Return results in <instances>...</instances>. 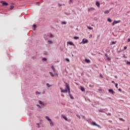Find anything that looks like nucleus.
<instances>
[{"label":"nucleus","instance_id":"5701e85b","mask_svg":"<svg viewBox=\"0 0 130 130\" xmlns=\"http://www.w3.org/2000/svg\"><path fill=\"white\" fill-rule=\"evenodd\" d=\"M108 22H109L110 23H111L112 22V20H111V19L110 18H108Z\"/></svg>","mask_w":130,"mask_h":130},{"label":"nucleus","instance_id":"8fccbe9b","mask_svg":"<svg viewBox=\"0 0 130 130\" xmlns=\"http://www.w3.org/2000/svg\"><path fill=\"white\" fill-rule=\"evenodd\" d=\"M77 116H78V117H79V118H80V116H78V115H77Z\"/></svg>","mask_w":130,"mask_h":130},{"label":"nucleus","instance_id":"864d4df0","mask_svg":"<svg viewBox=\"0 0 130 130\" xmlns=\"http://www.w3.org/2000/svg\"><path fill=\"white\" fill-rule=\"evenodd\" d=\"M61 96H63V97L64 96L62 94H61Z\"/></svg>","mask_w":130,"mask_h":130},{"label":"nucleus","instance_id":"cd10ccee","mask_svg":"<svg viewBox=\"0 0 130 130\" xmlns=\"http://www.w3.org/2000/svg\"><path fill=\"white\" fill-rule=\"evenodd\" d=\"M74 39H75V40L79 39V37H74Z\"/></svg>","mask_w":130,"mask_h":130},{"label":"nucleus","instance_id":"f8f14e48","mask_svg":"<svg viewBox=\"0 0 130 130\" xmlns=\"http://www.w3.org/2000/svg\"><path fill=\"white\" fill-rule=\"evenodd\" d=\"M68 44H70V45H72L73 46H75V44H74V43H73V42H68Z\"/></svg>","mask_w":130,"mask_h":130},{"label":"nucleus","instance_id":"a18cd8bd","mask_svg":"<svg viewBox=\"0 0 130 130\" xmlns=\"http://www.w3.org/2000/svg\"><path fill=\"white\" fill-rule=\"evenodd\" d=\"M127 63L128 64V63H130V62H127Z\"/></svg>","mask_w":130,"mask_h":130},{"label":"nucleus","instance_id":"e433bc0d","mask_svg":"<svg viewBox=\"0 0 130 130\" xmlns=\"http://www.w3.org/2000/svg\"><path fill=\"white\" fill-rule=\"evenodd\" d=\"M51 69H52V70H54V67L53 66H52V67H51Z\"/></svg>","mask_w":130,"mask_h":130},{"label":"nucleus","instance_id":"4468645a","mask_svg":"<svg viewBox=\"0 0 130 130\" xmlns=\"http://www.w3.org/2000/svg\"><path fill=\"white\" fill-rule=\"evenodd\" d=\"M49 122L50 123V126L51 127L53 126V122H52V121L51 120Z\"/></svg>","mask_w":130,"mask_h":130},{"label":"nucleus","instance_id":"a211bd4d","mask_svg":"<svg viewBox=\"0 0 130 130\" xmlns=\"http://www.w3.org/2000/svg\"><path fill=\"white\" fill-rule=\"evenodd\" d=\"M81 90L82 92H85V88L83 87H81Z\"/></svg>","mask_w":130,"mask_h":130},{"label":"nucleus","instance_id":"9d476101","mask_svg":"<svg viewBox=\"0 0 130 130\" xmlns=\"http://www.w3.org/2000/svg\"><path fill=\"white\" fill-rule=\"evenodd\" d=\"M111 10H112V8L110 9L109 10H106V11H105L104 13L109 14V12H110Z\"/></svg>","mask_w":130,"mask_h":130},{"label":"nucleus","instance_id":"aec40b11","mask_svg":"<svg viewBox=\"0 0 130 130\" xmlns=\"http://www.w3.org/2000/svg\"><path fill=\"white\" fill-rule=\"evenodd\" d=\"M14 8H15V7H14V6H10V10H12L14 9Z\"/></svg>","mask_w":130,"mask_h":130},{"label":"nucleus","instance_id":"423d86ee","mask_svg":"<svg viewBox=\"0 0 130 130\" xmlns=\"http://www.w3.org/2000/svg\"><path fill=\"white\" fill-rule=\"evenodd\" d=\"M82 42L83 44H85V43H88L89 41L87 39H83L82 40Z\"/></svg>","mask_w":130,"mask_h":130},{"label":"nucleus","instance_id":"37998d69","mask_svg":"<svg viewBox=\"0 0 130 130\" xmlns=\"http://www.w3.org/2000/svg\"><path fill=\"white\" fill-rule=\"evenodd\" d=\"M45 91H43L42 94H45Z\"/></svg>","mask_w":130,"mask_h":130},{"label":"nucleus","instance_id":"2f4dec72","mask_svg":"<svg viewBox=\"0 0 130 130\" xmlns=\"http://www.w3.org/2000/svg\"><path fill=\"white\" fill-rule=\"evenodd\" d=\"M33 27L35 28H36V25L35 24H33Z\"/></svg>","mask_w":130,"mask_h":130},{"label":"nucleus","instance_id":"4c0bfd02","mask_svg":"<svg viewBox=\"0 0 130 130\" xmlns=\"http://www.w3.org/2000/svg\"><path fill=\"white\" fill-rule=\"evenodd\" d=\"M126 48H127L126 47V46H124V49H126Z\"/></svg>","mask_w":130,"mask_h":130},{"label":"nucleus","instance_id":"f704fd0d","mask_svg":"<svg viewBox=\"0 0 130 130\" xmlns=\"http://www.w3.org/2000/svg\"><path fill=\"white\" fill-rule=\"evenodd\" d=\"M50 37H51L52 38V37H53V35H52V34H50Z\"/></svg>","mask_w":130,"mask_h":130},{"label":"nucleus","instance_id":"473e14b6","mask_svg":"<svg viewBox=\"0 0 130 130\" xmlns=\"http://www.w3.org/2000/svg\"><path fill=\"white\" fill-rule=\"evenodd\" d=\"M37 107H38L39 108H40V105H37Z\"/></svg>","mask_w":130,"mask_h":130},{"label":"nucleus","instance_id":"2eb2a0df","mask_svg":"<svg viewBox=\"0 0 130 130\" xmlns=\"http://www.w3.org/2000/svg\"><path fill=\"white\" fill-rule=\"evenodd\" d=\"M85 61L87 63H90V62H91V61L89 59H85Z\"/></svg>","mask_w":130,"mask_h":130},{"label":"nucleus","instance_id":"c9c22d12","mask_svg":"<svg viewBox=\"0 0 130 130\" xmlns=\"http://www.w3.org/2000/svg\"><path fill=\"white\" fill-rule=\"evenodd\" d=\"M127 41H128V42H130V38L127 39Z\"/></svg>","mask_w":130,"mask_h":130},{"label":"nucleus","instance_id":"a878e982","mask_svg":"<svg viewBox=\"0 0 130 130\" xmlns=\"http://www.w3.org/2000/svg\"><path fill=\"white\" fill-rule=\"evenodd\" d=\"M69 96H70L71 99H74V96L72 95V94H70Z\"/></svg>","mask_w":130,"mask_h":130},{"label":"nucleus","instance_id":"de8ad7c7","mask_svg":"<svg viewBox=\"0 0 130 130\" xmlns=\"http://www.w3.org/2000/svg\"><path fill=\"white\" fill-rule=\"evenodd\" d=\"M118 90H119V91H121V89H119Z\"/></svg>","mask_w":130,"mask_h":130},{"label":"nucleus","instance_id":"ddd939ff","mask_svg":"<svg viewBox=\"0 0 130 130\" xmlns=\"http://www.w3.org/2000/svg\"><path fill=\"white\" fill-rule=\"evenodd\" d=\"M45 118L47 119V120H48V121H49V122L51 121V119L49 118V117L48 116H46Z\"/></svg>","mask_w":130,"mask_h":130},{"label":"nucleus","instance_id":"c03bdc74","mask_svg":"<svg viewBox=\"0 0 130 130\" xmlns=\"http://www.w3.org/2000/svg\"><path fill=\"white\" fill-rule=\"evenodd\" d=\"M108 115H111V113H109Z\"/></svg>","mask_w":130,"mask_h":130},{"label":"nucleus","instance_id":"72a5a7b5","mask_svg":"<svg viewBox=\"0 0 130 130\" xmlns=\"http://www.w3.org/2000/svg\"><path fill=\"white\" fill-rule=\"evenodd\" d=\"M66 60H67V61H70V59H69V58H66Z\"/></svg>","mask_w":130,"mask_h":130},{"label":"nucleus","instance_id":"dca6fc26","mask_svg":"<svg viewBox=\"0 0 130 130\" xmlns=\"http://www.w3.org/2000/svg\"><path fill=\"white\" fill-rule=\"evenodd\" d=\"M116 41L115 42H112V43H110V45H113L114 44H116Z\"/></svg>","mask_w":130,"mask_h":130},{"label":"nucleus","instance_id":"b1692460","mask_svg":"<svg viewBox=\"0 0 130 130\" xmlns=\"http://www.w3.org/2000/svg\"><path fill=\"white\" fill-rule=\"evenodd\" d=\"M61 24L63 25H66L67 24V22L66 21H62L61 22Z\"/></svg>","mask_w":130,"mask_h":130},{"label":"nucleus","instance_id":"a19ab883","mask_svg":"<svg viewBox=\"0 0 130 130\" xmlns=\"http://www.w3.org/2000/svg\"><path fill=\"white\" fill-rule=\"evenodd\" d=\"M82 118L85 119V116H82Z\"/></svg>","mask_w":130,"mask_h":130},{"label":"nucleus","instance_id":"49530a36","mask_svg":"<svg viewBox=\"0 0 130 130\" xmlns=\"http://www.w3.org/2000/svg\"><path fill=\"white\" fill-rule=\"evenodd\" d=\"M108 59L109 60H110V58H108Z\"/></svg>","mask_w":130,"mask_h":130},{"label":"nucleus","instance_id":"6e6552de","mask_svg":"<svg viewBox=\"0 0 130 130\" xmlns=\"http://www.w3.org/2000/svg\"><path fill=\"white\" fill-rule=\"evenodd\" d=\"M109 93H111V94H115V92L113 91L112 89H109Z\"/></svg>","mask_w":130,"mask_h":130},{"label":"nucleus","instance_id":"603ef678","mask_svg":"<svg viewBox=\"0 0 130 130\" xmlns=\"http://www.w3.org/2000/svg\"><path fill=\"white\" fill-rule=\"evenodd\" d=\"M37 124H38V125H39V123H38Z\"/></svg>","mask_w":130,"mask_h":130},{"label":"nucleus","instance_id":"4be33fe9","mask_svg":"<svg viewBox=\"0 0 130 130\" xmlns=\"http://www.w3.org/2000/svg\"><path fill=\"white\" fill-rule=\"evenodd\" d=\"M49 74H50V76H51L52 77H54V75L52 73V72H50Z\"/></svg>","mask_w":130,"mask_h":130},{"label":"nucleus","instance_id":"5fc2aeb1","mask_svg":"<svg viewBox=\"0 0 130 130\" xmlns=\"http://www.w3.org/2000/svg\"><path fill=\"white\" fill-rule=\"evenodd\" d=\"M59 6H61V5H59Z\"/></svg>","mask_w":130,"mask_h":130},{"label":"nucleus","instance_id":"f3484780","mask_svg":"<svg viewBox=\"0 0 130 130\" xmlns=\"http://www.w3.org/2000/svg\"><path fill=\"white\" fill-rule=\"evenodd\" d=\"M39 103L41 105H44V104L41 101H39Z\"/></svg>","mask_w":130,"mask_h":130},{"label":"nucleus","instance_id":"ea45409f","mask_svg":"<svg viewBox=\"0 0 130 130\" xmlns=\"http://www.w3.org/2000/svg\"><path fill=\"white\" fill-rule=\"evenodd\" d=\"M105 56H107V57H108V55H107V54H105Z\"/></svg>","mask_w":130,"mask_h":130},{"label":"nucleus","instance_id":"09e8293b","mask_svg":"<svg viewBox=\"0 0 130 130\" xmlns=\"http://www.w3.org/2000/svg\"><path fill=\"white\" fill-rule=\"evenodd\" d=\"M99 112H102V111L101 110H100Z\"/></svg>","mask_w":130,"mask_h":130},{"label":"nucleus","instance_id":"7ed1b4c3","mask_svg":"<svg viewBox=\"0 0 130 130\" xmlns=\"http://www.w3.org/2000/svg\"><path fill=\"white\" fill-rule=\"evenodd\" d=\"M60 90H61V93H68V89L67 88L65 90H63L61 87H60Z\"/></svg>","mask_w":130,"mask_h":130},{"label":"nucleus","instance_id":"0eeeda50","mask_svg":"<svg viewBox=\"0 0 130 130\" xmlns=\"http://www.w3.org/2000/svg\"><path fill=\"white\" fill-rule=\"evenodd\" d=\"M61 116L62 117V118H63L64 119H65V120L68 121V118L67 117V116H66V115H61Z\"/></svg>","mask_w":130,"mask_h":130},{"label":"nucleus","instance_id":"3c124183","mask_svg":"<svg viewBox=\"0 0 130 130\" xmlns=\"http://www.w3.org/2000/svg\"><path fill=\"white\" fill-rule=\"evenodd\" d=\"M70 2H73V0H70Z\"/></svg>","mask_w":130,"mask_h":130},{"label":"nucleus","instance_id":"79ce46f5","mask_svg":"<svg viewBox=\"0 0 130 130\" xmlns=\"http://www.w3.org/2000/svg\"><path fill=\"white\" fill-rule=\"evenodd\" d=\"M112 83L113 84H114L115 82H114V81H112Z\"/></svg>","mask_w":130,"mask_h":130},{"label":"nucleus","instance_id":"f03ea898","mask_svg":"<svg viewBox=\"0 0 130 130\" xmlns=\"http://www.w3.org/2000/svg\"><path fill=\"white\" fill-rule=\"evenodd\" d=\"M121 21L120 20H114V22L112 23V26H114L116 24H118V23H120Z\"/></svg>","mask_w":130,"mask_h":130},{"label":"nucleus","instance_id":"9b49d317","mask_svg":"<svg viewBox=\"0 0 130 130\" xmlns=\"http://www.w3.org/2000/svg\"><path fill=\"white\" fill-rule=\"evenodd\" d=\"M95 5L98 7V8H100V3H99V2H96L95 3Z\"/></svg>","mask_w":130,"mask_h":130},{"label":"nucleus","instance_id":"412c9836","mask_svg":"<svg viewBox=\"0 0 130 130\" xmlns=\"http://www.w3.org/2000/svg\"><path fill=\"white\" fill-rule=\"evenodd\" d=\"M48 42L49 44H52V43H53V42H52V41H50V40L48 41Z\"/></svg>","mask_w":130,"mask_h":130},{"label":"nucleus","instance_id":"bb28decb","mask_svg":"<svg viewBox=\"0 0 130 130\" xmlns=\"http://www.w3.org/2000/svg\"><path fill=\"white\" fill-rule=\"evenodd\" d=\"M119 120H121L122 121H125L124 119H123L122 118H120Z\"/></svg>","mask_w":130,"mask_h":130},{"label":"nucleus","instance_id":"f257e3e1","mask_svg":"<svg viewBox=\"0 0 130 130\" xmlns=\"http://www.w3.org/2000/svg\"><path fill=\"white\" fill-rule=\"evenodd\" d=\"M66 87L67 89V91H68V93L70 95V94H71V88H70V85H69V83H66Z\"/></svg>","mask_w":130,"mask_h":130},{"label":"nucleus","instance_id":"7c9ffc66","mask_svg":"<svg viewBox=\"0 0 130 130\" xmlns=\"http://www.w3.org/2000/svg\"><path fill=\"white\" fill-rule=\"evenodd\" d=\"M117 86H118V84L116 83V84H115V86H116V87L117 88H117H118V87H117Z\"/></svg>","mask_w":130,"mask_h":130},{"label":"nucleus","instance_id":"39448f33","mask_svg":"<svg viewBox=\"0 0 130 130\" xmlns=\"http://www.w3.org/2000/svg\"><path fill=\"white\" fill-rule=\"evenodd\" d=\"M1 3L2 4H3L2 5L4 6H8L9 4H8L7 2H5V1H1Z\"/></svg>","mask_w":130,"mask_h":130},{"label":"nucleus","instance_id":"393cba45","mask_svg":"<svg viewBox=\"0 0 130 130\" xmlns=\"http://www.w3.org/2000/svg\"><path fill=\"white\" fill-rule=\"evenodd\" d=\"M87 28H88V29H89V30H93V28L91 27L87 26Z\"/></svg>","mask_w":130,"mask_h":130},{"label":"nucleus","instance_id":"1a4fd4ad","mask_svg":"<svg viewBox=\"0 0 130 130\" xmlns=\"http://www.w3.org/2000/svg\"><path fill=\"white\" fill-rule=\"evenodd\" d=\"M94 10H95V8H94L93 7H91L90 8H88V11L90 12V11H94Z\"/></svg>","mask_w":130,"mask_h":130},{"label":"nucleus","instance_id":"20e7f679","mask_svg":"<svg viewBox=\"0 0 130 130\" xmlns=\"http://www.w3.org/2000/svg\"><path fill=\"white\" fill-rule=\"evenodd\" d=\"M92 125L98 126V127H100V125L97 124L95 122H92L90 123Z\"/></svg>","mask_w":130,"mask_h":130},{"label":"nucleus","instance_id":"6ab92c4d","mask_svg":"<svg viewBox=\"0 0 130 130\" xmlns=\"http://www.w3.org/2000/svg\"><path fill=\"white\" fill-rule=\"evenodd\" d=\"M46 86L48 87V88H50V87H51L52 85L49 84V83H47Z\"/></svg>","mask_w":130,"mask_h":130},{"label":"nucleus","instance_id":"c85d7f7f","mask_svg":"<svg viewBox=\"0 0 130 130\" xmlns=\"http://www.w3.org/2000/svg\"><path fill=\"white\" fill-rule=\"evenodd\" d=\"M42 60H44V61L47 60V59L45 57H44V58H43Z\"/></svg>","mask_w":130,"mask_h":130},{"label":"nucleus","instance_id":"58836bf2","mask_svg":"<svg viewBox=\"0 0 130 130\" xmlns=\"http://www.w3.org/2000/svg\"><path fill=\"white\" fill-rule=\"evenodd\" d=\"M54 73H55V69H53Z\"/></svg>","mask_w":130,"mask_h":130},{"label":"nucleus","instance_id":"c756f323","mask_svg":"<svg viewBox=\"0 0 130 130\" xmlns=\"http://www.w3.org/2000/svg\"><path fill=\"white\" fill-rule=\"evenodd\" d=\"M36 93H37V94H39V95H40V94H41V92H39L38 91H37Z\"/></svg>","mask_w":130,"mask_h":130}]
</instances>
